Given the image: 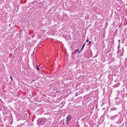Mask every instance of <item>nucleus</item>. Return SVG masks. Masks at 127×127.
<instances>
[{
    "mask_svg": "<svg viewBox=\"0 0 127 127\" xmlns=\"http://www.w3.org/2000/svg\"><path fill=\"white\" fill-rule=\"evenodd\" d=\"M71 119V117L70 115H68L66 118V123L69 124V122Z\"/></svg>",
    "mask_w": 127,
    "mask_h": 127,
    "instance_id": "nucleus-1",
    "label": "nucleus"
},
{
    "mask_svg": "<svg viewBox=\"0 0 127 127\" xmlns=\"http://www.w3.org/2000/svg\"><path fill=\"white\" fill-rule=\"evenodd\" d=\"M118 116L117 115H116L115 116H112L111 117L110 119L111 120H114L117 118Z\"/></svg>",
    "mask_w": 127,
    "mask_h": 127,
    "instance_id": "nucleus-2",
    "label": "nucleus"
},
{
    "mask_svg": "<svg viewBox=\"0 0 127 127\" xmlns=\"http://www.w3.org/2000/svg\"><path fill=\"white\" fill-rule=\"evenodd\" d=\"M46 121V119L45 118L41 119L40 120V122L41 123H44Z\"/></svg>",
    "mask_w": 127,
    "mask_h": 127,
    "instance_id": "nucleus-3",
    "label": "nucleus"
},
{
    "mask_svg": "<svg viewBox=\"0 0 127 127\" xmlns=\"http://www.w3.org/2000/svg\"><path fill=\"white\" fill-rule=\"evenodd\" d=\"M84 77L82 76H80L79 77V80H82L83 78H84Z\"/></svg>",
    "mask_w": 127,
    "mask_h": 127,
    "instance_id": "nucleus-4",
    "label": "nucleus"
},
{
    "mask_svg": "<svg viewBox=\"0 0 127 127\" xmlns=\"http://www.w3.org/2000/svg\"><path fill=\"white\" fill-rule=\"evenodd\" d=\"M79 51V50L78 49H77L75 50V52H78V53H79L80 52V51L78 52Z\"/></svg>",
    "mask_w": 127,
    "mask_h": 127,
    "instance_id": "nucleus-5",
    "label": "nucleus"
},
{
    "mask_svg": "<svg viewBox=\"0 0 127 127\" xmlns=\"http://www.w3.org/2000/svg\"><path fill=\"white\" fill-rule=\"evenodd\" d=\"M85 43H84V44L82 46V49H83L85 45Z\"/></svg>",
    "mask_w": 127,
    "mask_h": 127,
    "instance_id": "nucleus-6",
    "label": "nucleus"
},
{
    "mask_svg": "<svg viewBox=\"0 0 127 127\" xmlns=\"http://www.w3.org/2000/svg\"><path fill=\"white\" fill-rule=\"evenodd\" d=\"M36 68H37V69L38 70H39V67H38L37 66H36Z\"/></svg>",
    "mask_w": 127,
    "mask_h": 127,
    "instance_id": "nucleus-7",
    "label": "nucleus"
},
{
    "mask_svg": "<svg viewBox=\"0 0 127 127\" xmlns=\"http://www.w3.org/2000/svg\"><path fill=\"white\" fill-rule=\"evenodd\" d=\"M118 42H119V45L120 44V40H118Z\"/></svg>",
    "mask_w": 127,
    "mask_h": 127,
    "instance_id": "nucleus-8",
    "label": "nucleus"
},
{
    "mask_svg": "<svg viewBox=\"0 0 127 127\" xmlns=\"http://www.w3.org/2000/svg\"><path fill=\"white\" fill-rule=\"evenodd\" d=\"M10 78L12 80H13L12 78V77L11 76H10Z\"/></svg>",
    "mask_w": 127,
    "mask_h": 127,
    "instance_id": "nucleus-9",
    "label": "nucleus"
},
{
    "mask_svg": "<svg viewBox=\"0 0 127 127\" xmlns=\"http://www.w3.org/2000/svg\"><path fill=\"white\" fill-rule=\"evenodd\" d=\"M89 41H88V39L87 40H86V42H88Z\"/></svg>",
    "mask_w": 127,
    "mask_h": 127,
    "instance_id": "nucleus-10",
    "label": "nucleus"
},
{
    "mask_svg": "<svg viewBox=\"0 0 127 127\" xmlns=\"http://www.w3.org/2000/svg\"><path fill=\"white\" fill-rule=\"evenodd\" d=\"M120 47V45H119H119H118V48H119Z\"/></svg>",
    "mask_w": 127,
    "mask_h": 127,
    "instance_id": "nucleus-11",
    "label": "nucleus"
},
{
    "mask_svg": "<svg viewBox=\"0 0 127 127\" xmlns=\"http://www.w3.org/2000/svg\"><path fill=\"white\" fill-rule=\"evenodd\" d=\"M91 41H90L89 42V44H91Z\"/></svg>",
    "mask_w": 127,
    "mask_h": 127,
    "instance_id": "nucleus-12",
    "label": "nucleus"
},
{
    "mask_svg": "<svg viewBox=\"0 0 127 127\" xmlns=\"http://www.w3.org/2000/svg\"><path fill=\"white\" fill-rule=\"evenodd\" d=\"M75 96H78V95H75Z\"/></svg>",
    "mask_w": 127,
    "mask_h": 127,
    "instance_id": "nucleus-13",
    "label": "nucleus"
},
{
    "mask_svg": "<svg viewBox=\"0 0 127 127\" xmlns=\"http://www.w3.org/2000/svg\"><path fill=\"white\" fill-rule=\"evenodd\" d=\"M10 25H10V24H9V26H10Z\"/></svg>",
    "mask_w": 127,
    "mask_h": 127,
    "instance_id": "nucleus-14",
    "label": "nucleus"
}]
</instances>
